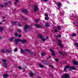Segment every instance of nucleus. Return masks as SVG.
<instances>
[{"label":"nucleus","instance_id":"12","mask_svg":"<svg viewBox=\"0 0 78 78\" xmlns=\"http://www.w3.org/2000/svg\"><path fill=\"white\" fill-rule=\"evenodd\" d=\"M50 51H51V52H52V55L53 56H55V51L53 50L52 49H50Z\"/></svg>","mask_w":78,"mask_h":78},{"label":"nucleus","instance_id":"11","mask_svg":"<svg viewBox=\"0 0 78 78\" xmlns=\"http://www.w3.org/2000/svg\"><path fill=\"white\" fill-rule=\"evenodd\" d=\"M8 74L5 73L2 76L4 78H8Z\"/></svg>","mask_w":78,"mask_h":78},{"label":"nucleus","instance_id":"2","mask_svg":"<svg viewBox=\"0 0 78 78\" xmlns=\"http://www.w3.org/2000/svg\"><path fill=\"white\" fill-rule=\"evenodd\" d=\"M29 27V26L28 25H26L24 26V30L25 33H27L28 32V31H27V29H28Z\"/></svg>","mask_w":78,"mask_h":78},{"label":"nucleus","instance_id":"26","mask_svg":"<svg viewBox=\"0 0 78 78\" xmlns=\"http://www.w3.org/2000/svg\"><path fill=\"white\" fill-rule=\"evenodd\" d=\"M17 50H18V49L17 48H15L14 49V52H16Z\"/></svg>","mask_w":78,"mask_h":78},{"label":"nucleus","instance_id":"14","mask_svg":"<svg viewBox=\"0 0 78 78\" xmlns=\"http://www.w3.org/2000/svg\"><path fill=\"white\" fill-rule=\"evenodd\" d=\"M56 4L58 5V9L60 8L61 6V3H57Z\"/></svg>","mask_w":78,"mask_h":78},{"label":"nucleus","instance_id":"32","mask_svg":"<svg viewBox=\"0 0 78 78\" xmlns=\"http://www.w3.org/2000/svg\"><path fill=\"white\" fill-rule=\"evenodd\" d=\"M45 55V53L44 52H43V53L41 54V56H44V55Z\"/></svg>","mask_w":78,"mask_h":78},{"label":"nucleus","instance_id":"8","mask_svg":"<svg viewBox=\"0 0 78 78\" xmlns=\"http://www.w3.org/2000/svg\"><path fill=\"white\" fill-rule=\"evenodd\" d=\"M35 26L36 27V28H41L42 27V26L40 24H36L35 25Z\"/></svg>","mask_w":78,"mask_h":78},{"label":"nucleus","instance_id":"44","mask_svg":"<svg viewBox=\"0 0 78 78\" xmlns=\"http://www.w3.org/2000/svg\"><path fill=\"white\" fill-rule=\"evenodd\" d=\"M18 26H19V27H22V25H21V24L19 23Z\"/></svg>","mask_w":78,"mask_h":78},{"label":"nucleus","instance_id":"34","mask_svg":"<svg viewBox=\"0 0 78 78\" xmlns=\"http://www.w3.org/2000/svg\"><path fill=\"white\" fill-rule=\"evenodd\" d=\"M59 54H62V56L64 55V54L62 53V51H60L59 52Z\"/></svg>","mask_w":78,"mask_h":78},{"label":"nucleus","instance_id":"55","mask_svg":"<svg viewBox=\"0 0 78 78\" xmlns=\"http://www.w3.org/2000/svg\"><path fill=\"white\" fill-rule=\"evenodd\" d=\"M48 37H46V39H48Z\"/></svg>","mask_w":78,"mask_h":78},{"label":"nucleus","instance_id":"18","mask_svg":"<svg viewBox=\"0 0 78 78\" xmlns=\"http://www.w3.org/2000/svg\"><path fill=\"white\" fill-rule=\"evenodd\" d=\"M3 27H0V32H2L3 31Z\"/></svg>","mask_w":78,"mask_h":78},{"label":"nucleus","instance_id":"54","mask_svg":"<svg viewBox=\"0 0 78 78\" xmlns=\"http://www.w3.org/2000/svg\"><path fill=\"white\" fill-rule=\"evenodd\" d=\"M75 26L76 27H78V25H75Z\"/></svg>","mask_w":78,"mask_h":78},{"label":"nucleus","instance_id":"6","mask_svg":"<svg viewBox=\"0 0 78 78\" xmlns=\"http://www.w3.org/2000/svg\"><path fill=\"white\" fill-rule=\"evenodd\" d=\"M22 11L23 12V13H25V14H27L28 12V11L27 10V9H23L22 10Z\"/></svg>","mask_w":78,"mask_h":78},{"label":"nucleus","instance_id":"24","mask_svg":"<svg viewBox=\"0 0 78 78\" xmlns=\"http://www.w3.org/2000/svg\"><path fill=\"white\" fill-rule=\"evenodd\" d=\"M71 69L72 70H76V68L74 67H71Z\"/></svg>","mask_w":78,"mask_h":78},{"label":"nucleus","instance_id":"48","mask_svg":"<svg viewBox=\"0 0 78 78\" xmlns=\"http://www.w3.org/2000/svg\"><path fill=\"white\" fill-rule=\"evenodd\" d=\"M55 61L57 62H58V61H59V60L58 59V58H56V59H55Z\"/></svg>","mask_w":78,"mask_h":78},{"label":"nucleus","instance_id":"42","mask_svg":"<svg viewBox=\"0 0 78 78\" xmlns=\"http://www.w3.org/2000/svg\"><path fill=\"white\" fill-rule=\"evenodd\" d=\"M21 36V34H19L18 35V38H20V37Z\"/></svg>","mask_w":78,"mask_h":78},{"label":"nucleus","instance_id":"52","mask_svg":"<svg viewBox=\"0 0 78 78\" xmlns=\"http://www.w3.org/2000/svg\"><path fill=\"white\" fill-rule=\"evenodd\" d=\"M2 22H5V20H2Z\"/></svg>","mask_w":78,"mask_h":78},{"label":"nucleus","instance_id":"35","mask_svg":"<svg viewBox=\"0 0 78 78\" xmlns=\"http://www.w3.org/2000/svg\"><path fill=\"white\" fill-rule=\"evenodd\" d=\"M45 17H48V14H46V13H45Z\"/></svg>","mask_w":78,"mask_h":78},{"label":"nucleus","instance_id":"51","mask_svg":"<svg viewBox=\"0 0 78 78\" xmlns=\"http://www.w3.org/2000/svg\"><path fill=\"white\" fill-rule=\"evenodd\" d=\"M16 2H19V0H15Z\"/></svg>","mask_w":78,"mask_h":78},{"label":"nucleus","instance_id":"37","mask_svg":"<svg viewBox=\"0 0 78 78\" xmlns=\"http://www.w3.org/2000/svg\"><path fill=\"white\" fill-rule=\"evenodd\" d=\"M4 4L5 5V6H7V5H9L6 2H5V3H4Z\"/></svg>","mask_w":78,"mask_h":78},{"label":"nucleus","instance_id":"29","mask_svg":"<svg viewBox=\"0 0 78 78\" xmlns=\"http://www.w3.org/2000/svg\"><path fill=\"white\" fill-rule=\"evenodd\" d=\"M16 23H17L16 21H14V22H12V25H15V24H16Z\"/></svg>","mask_w":78,"mask_h":78},{"label":"nucleus","instance_id":"19","mask_svg":"<svg viewBox=\"0 0 78 78\" xmlns=\"http://www.w3.org/2000/svg\"><path fill=\"white\" fill-rule=\"evenodd\" d=\"M20 52L22 54H24V51H23V49H20Z\"/></svg>","mask_w":78,"mask_h":78},{"label":"nucleus","instance_id":"59","mask_svg":"<svg viewBox=\"0 0 78 78\" xmlns=\"http://www.w3.org/2000/svg\"><path fill=\"white\" fill-rule=\"evenodd\" d=\"M48 58H51V56H49Z\"/></svg>","mask_w":78,"mask_h":78},{"label":"nucleus","instance_id":"50","mask_svg":"<svg viewBox=\"0 0 78 78\" xmlns=\"http://www.w3.org/2000/svg\"><path fill=\"white\" fill-rule=\"evenodd\" d=\"M51 68H52V69H53V68H54V67H53V66H52V65H51Z\"/></svg>","mask_w":78,"mask_h":78},{"label":"nucleus","instance_id":"47","mask_svg":"<svg viewBox=\"0 0 78 78\" xmlns=\"http://www.w3.org/2000/svg\"><path fill=\"white\" fill-rule=\"evenodd\" d=\"M18 69H22V68H21V66H19L18 67Z\"/></svg>","mask_w":78,"mask_h":78},{"label":"nucleus","instance_id":"45","mask_svg":"<svg viewBox=\"0 0 78 78\" xmlns=\"http://www.w3.org/2000/svg\"><path fill=\"white\" fill-rule=\"evenodd\" d=\"M30 76H33V73H30Z\"/></svg>","mask_w":78,"mask_h":78},{"label":"nucleus","instance_id":"13","mask_svg":"<svg viewBox=\"0 0 78 78\" xmlns=\"http://www.w3.org/2000/svg\"><path fill=\"white\" fill-rule=\"evenodd\" d=\"M5 52H7L9 53H11L12 51L8 49L5 50Z\"/></svg>","mask_w":78,"mask_h":78},{"label":"nucleus","instance_id":"15","mask_svg":"<svg viewBox=\"0 0 78 78\" xmlns=\"http://www.w3.org/2000/svg\"><path fill=\"white\" fill-rule=\"evenodd\" d=\"M73 63L74 65H77L78 64V61H73Z\"/></svg>","mask_w":78,"mask_h":78},{"label":"nucleus","instance_id":"36","mask_svg":"<svg viewBox=\"0 0 78 78\" xmlns=\"http://www.w3.org/2000/svg\"><path fill=\"white\" fill-rule=\"evenodd\" d=\"M15 36L16 37H17L18 36V34L17 33H16L15 34Z\"/></svg>","mask_w":78,"mask_h":78},{"label":"nucleus","instance_id":"31","mask_svg":"<svg viewBox=\"0 0 78 78\" xmlns=\"http://www.w3.org/2000/svg\"><path fill=\"white\" fill-rule=\"evenodd\" d=\"M39 19H36L35 20V21L36 22V23H37L39 22Z\"/></svg>","mask_w":78,"mask_h":78},{"label":"nucleus","instance_id":"58","mask_svg":"<svg viewBox=\"0 0 78 78\" xmlns=\"http://www.w3.org/2000/svg\"><path fill=\"white\" fill-rule=\"evenodd\" d=\"M2 39V37H0V39Z\"/></svg>","mask_w":78,"mask_h":78},{"label":"nucleus","instance_id":"57","mask_svg":"<svg viewBox=\"0 0 78 78\" xmlns=\"http://www.w3.org/2000/svg\"><path fill=\"white\" fill-rule=\"evenodd\" d=\"M0 25H2V23H1V22H0Z\"/></svg>","mask_w":78,"mask_h":78},{"label":"nucleus","instance_id":"21","mask_svg":"<svg viewBox=\"0 0 78 78\" xmlns=\"http://www.w3.org/2000/svg\"><path fill=\"white\" fill-rule=\"evenodd\" d=\"M3 66L5 68H7V64L5 63L3 64Z\"/></svg>","mask_w":78,"mask_h":78},{"label":"nucleus","instance_id":"40","mask_svg":"<svg viewBox=\"0 0 78 78\" xmlns=\"http://www.w3.org/2000/svg\"><path fill=\"white\" fill-rule=\"evenodd\" d=\"M4 6L3 5L0 4V7L3 8Z\"/></svg>","mask_w":78,"mask_h":78},{"label":"nucleus","instance_id":"1","mask_svg":"<svg viewBox=\"0 0 78 78\" xmlns=\"http://www.w3.org/2000/svg\"><path fill=\"white\" fill-rule=\"evenodd\" d=\"M57 41L58 42V45L62 48V43L61 40L58 39L57 40Z\"/></svg>","mask_w":78,"mask_h":78},{"label":"nucleus","instance_id":"28","mask_svg":"<svg viewBox=\"0 0 78 78\" xmlns=\"http://www.w3.org/2000/svg\"><path fill=\"white\" fill-rule=\"evenodd\" d=\"M16 31L17 32H19L20 33H21V30H20L19 29L17 30Z\"/></svg>","mask_w":78,"mask_h":78},{"label":"nucleus","instance_id":"4","mask_svg":"<svg viewBox=\"0 0 78 78\" xmlns=\"http://www.w3.org/2000/svg\"><path fill=\"white\" fill-rule=\"evenodd\" d=\"M19 42H20V38L16 39L15 40V43L16 45L18 44Z\"/></svg>","mask_w":78,"mask_h":78},{"label":"nucleus","instance_id":"10","mask_svg":"<svg viewBox=\"0 0 78 78\" xmlns=\"http://www.w3.org/2000/svg\"><path fill=\"white\" fill-rule=\"evenodd\" d=\"M70 68V65H67L65 67L64 69V71H65L66 70V69H69Z\"/></svg>","mask_w":78,"mask_h":78},{"label":"nucleus","instance_id":"62","mask_svg":"<svg viewBox=\"0 0 78 78\" xmlns=\"http://www.w3.org/2000/svg\"><path fill=\"white\" fill-rule=\"evenodd\" d=\"M3 18H4V19L5 18V16H4V17H3Z\"/></svg>","mask_w":78,"mask_h":78},{"label":"nucleus","instance_id":"61","mask_svg":"<svg viewBox=\"0 0 78 78\" xmlns=\"http://www.w3.org/2000/svg\"><path fill=\"white\" fill-rule=\"evenodd\" d=\"M24 20H27V18H24Z\"/></svg>","mask_w":78,"mask_h":78},{"label":"nucleus","instance_id":"56","mask_svg":"<svg viewBox=\"0 0 78 78\" xmlns=\"http://www.w3.org/2000/svg\"><path fill=\"white\" fill-rule=\"evenodd\" d=\"M30 54H31V55H33V52H30Z\"/></svg>","mask_w":78,"mask_h":78},{"label":"nucleus","instance_id":"9","mask_svg":"<svg viewBox=\"0 0 78 78\" xmlns=\"http://www.w3.org/2000/svg\"><path fill=\"white\" fill-rule=\"evenodd\" d=\"M38 9V7H37V6L36 5H35L34 6V11L35 12H36V11H37Z\"/></svg>","mask_w":78,"mask_h":78},{"label":"nucleus","instance_id":"43","mask_svg":"<svg viewBox=\"0 0 78 78\" xmlns=\"http://www.w3.org/2000/svg\"><path fill=\"white\" fill-rule=\"evenodd\" d=\"M55 32L56 33V32H58V30L56 29L54 30Z\"/></svg>","mask_w":78,"mask_h":78},{"label":"nucleus","instance_id":"22","mask_svg":"<svg viewBox=\"0 0 78 78\" xmlns=\"http://www.w3.org/2000/svg\"><path fill=\"white\" fill-rule=\"evenodd\" d=\"M38 36L39 37V38L40 39H41V38H42V35L41 34H38Z\"/></svg>","mask_w":78,"mask_h":78},{"label":"nucleus","instance_id":"46","mask_svg":"<svg viewBox=\"0 0 78 78\" xmlns=\"http://www.w3.org/2000/svg\"><path fill=\"white\" fill-rule=\"evenodd\" d=\"M69 68H70L68 69L69 72H70V71L72 70V69L71 68V67H70Z\"/></svg>","mask_w":78,"mask_h":78},{"label":"nucleus","instance_id":"3","mask_svg":"<svg viewBox=\"0 0 78 78\" xmlns=\"http://www.w3.org/2000/svg\"><path fill=\"white\" fill-rule=\"evenodd\" d=\"M70 76L68 74H64L62 76V78H69Z\"/></svg>","mask_w":78,"mask_h":78},{"label":"nucleus","instance_id":"49","mask_svg":"<svg viewBox=\"0 0 78 78\" xmlns=\"http://www.w3.org/2000/svg\"><path fill=\"white\" fill-rule=\"evenodd\" d=\"M50 76H53V74H51L50 75Z\"/></svg>","mask_w":78,"mask_h":78},{"label":"nucleus","instance_id":"20","mask_svg":"<svg viewBox=\"0 0 78 78\" xmlns=\"http://www.w3.org/2000/svg\"><path fill=\"white\" fill-rule=\"evenodd\" d=\"M14 37H13L12 38H10L9 39H8V41H12L14 39Z\"/></svg>","mask_w":78,"mask_h":78},{"label":"nucleus","instance_id":"5","mask_svg":"<svg viewBox=\"0 0 78 78\" xmlns=\"http://www.w3.org/2000/svg\"><path fill=\"white\" fill-rule=\"evenodd\" d=\"M20 42H21L22 44H25L27 43V41L25 39L21 40L20 39Z\"/></svg>","mask_w":78,"mask_h":78},{"label":"nucleus","instance_id":"64","mask_svg":"<svg viewBox=\"0 0 78 78\" xmlns=\"http://www.w3.org/2000/svg\"><path fill=\"white\" fill-rule=\"evenodd\" d=\"M57 9H59V8H57Z\"/></svg>","mask_w":78,"mask_h":78},{"label":"nucleus","instance_id":"38","mask_svg":"<svg viewBox=\"0 0 78 78\" xmlns=\"http://www.w3.org/2000/svg\"><path fill=\"white\" fill-rule=\"evenodd\" d=\"M61 35H57V37H61Z\"/></svg>","mask_w":78,"mask_h":78},{"label":"nucleus","instance_id":"30","mask_svg":"<svg viewBox=\"0 0 78 78\" xmlns=\"http://www.w3.org/2000/svg\"><path fill=\"white\" fill-rule=\"evenodd\" d=\"M41 39L42 41H45V39H44V38H41Z\"/></svg>","mask_w":78,"mask_h":78},{"label":"nucleus","instance_id":"41","mask_svg":"<svg viewBox=\"0 0 78 78\" xmlns=\"http://www.w3.org/2000/svg\"><path fill=\"white\" fill-rule=\"evenodd\" d=\"M45 20H48V19H49V18H48V17H45Z\"/></svg>","mask_w":78,"mask_h":78},{"label":"nucleus","instance_id":"27","mask_svg":"<svg viewBox=\"0 0 78 78\" xmlns=\"http://www.w3.org/2000/svg\"><path fill=\"white\" fill-rule=\"evenodd\" d=\"M58 30H61V27L60 26H58Z\"/></svg>","mask_w":78,"mask_h":78},{"label":"nucleus","instance_id":"16","mask_svg":"<svg viewBox=\"0 0 78 78\" xmlns=\"http://www.w3.org/2000/svg\"><path fill=\"white\" fill-rule=\"evenodd\" d=\"M45 26L46 27H50V23H46L45 24Z\"/></svg>","mask_w":78,"mask_h":78},{"label":"nucleus","instance_id":"23","mask_svg":"<svg viewBox=\"0 0 78 78\" xmlns=\"http://www.w3.org/2000/svg\"><path fill=\"white\" fill-rule=\"evenodd\" d=\"M1 52L2 53H5V52H6V51H5V50H4V49H2L1 50Z\"/></svg>","mask_w":78,"mask_h":78},{"label":"nucleus","instance_id":"53","mask_svg":"<svg viewBox=\"0 0 78 78\" xmlns=\"http://www.w3.org/2000/svg\"><path fill=\"white\" fill-rule=\"evenodd\" d=\"M14 4H15V5H17V3H16V2H14Z\"/></svg>","mask_w":78,"mask_h":78},{"label":"nucleus","instance_id":"39","mask_svg":"<svg viewBox=\"0 0 78 78\" xmlns=\"http://www.w3.org/2000/svg\"><path fill=\"white\" fill-rule=\"evenodd\" d=\"M2 62H6V60L5 59H3L2 60Z\"/></svg>","mask_w":78,"mask_h":78},{"label":"nucleus","instance_id":"33","mask_svg":"<svg viewBox=\"0 0 78 78\" xmlns=\"http://www.w3.org/2000/svg\"><path fill=\"white\" fill-rule=\"evenodd\" d=\"M24 51H30V50L28 49H26L24 50Z\"/></svg>","mask_w":78,"mask_h":78},{"label":"nucleus","instance_id":"25","mask_svg":"<svg viewBox=\"0 0 78 78\" xmlns=\"http://www.w3.org/2000/svg\"><path fill=\"white\" fill-rule=\"evenodd\" d=\"M72 36L73 37L76 36V34L75 33H73L72 34Z\"/></svg>","mask_w":78,"mask_h":78},{"label":"nucleus","instance_id":"7","mask_svg":"<svg viewBox=\"0 0 78 78\" xmlns=\"http://www.w3.org/2000/svg\"><path fill=\"white\" fill-rule=\"evenodd\" d=\"M42 63H43V64H45V65H47V66H48V63H47V62L45 61V60H42Z\"/></svg>","mask_w":78,"mask_h":78},{"label":"nucleus","instance_id":"17","mask_svg":"<svg viewBox=\"0 0 78 78\" xmlns=\"http://www.w3.org/2000/svg\"><path fill=\"white\" fill-rule=\"evenodd\" d=\"M38 66H39L41 68H44V65L41 64H39Z\"/></svg>","mask_w":78,"mask_h":78},{"label":"nucleus","instance_id":"63","mask_svg":"<svg viewBox=\"0 0 78 78\" xmlns=\"http://www.w3.org/2000/svg\"><path fill=\"white\" fill-rule=\"evenodd\" d=\"M38 78H41V77L40 76L39 77H38Z\"/></svg>","mask_w":78,"mask_h":78},{"label":"nucleus","instance_id":"60","mask_svg":"<svg viewBox=\"0 0 78 78\" xmlns=\"http://www.w3.org/2000/svg\"><path fill=\"white\" fill-rule=\"evenodd\" d=\"M9 3H11V2L9 1Z\"/></svg>","mask_w":78,"mask_h":78}]
</instances>
